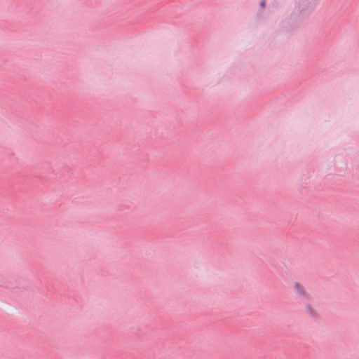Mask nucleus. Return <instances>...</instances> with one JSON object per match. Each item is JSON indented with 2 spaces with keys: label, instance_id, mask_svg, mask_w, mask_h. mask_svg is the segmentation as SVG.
<instances>
[{
  "label": "nucleus",
  "instance_id": "obj_1",
  "mask_svg": "<svg viewBox=\"0 0 359 359\" xmlns=\"http://www.w3.org/2000/svg\"><path fill=\"white\" fill-rule=\"evenodd\" d=\"M292 287L295 295L306 299L310 298V294L300 283L297 281L292 283Z\"/></svg>",
  "mask_w": 359,
  "mask_h": 359
},
{
  "label": "nucleus",
  "instance_id": "obj_2",
  "mask_svg": "<svg viewBox=\"0 0 359 359\" xmlns=\"http://www.w3.org/2000/svg\"><path fill=\"white\" fill-rule=\"evenodd\" d=\"M305 310L307 313L311 316H316L317 315V310L315 306L311 303H306L305 304Z\"/></svg>",
  "mask_w": 359,
  "mask_h": 359
},
{
  "label": "nucleus",
  "instance_id": "obj_3",
  "mask_svg": "<svg viewBox=\"0 0 359 359\" xmlns=\"http://www.w3.org/2000/svg\"><path fill=\"white\" fill-rule=\"evenodd\" d=\"M261 6L262 7H264L265 6V1H262L260 4Z\"/></svg>",
  "mask_w": 359,
  "mask_h": 359
}]
</instances>
